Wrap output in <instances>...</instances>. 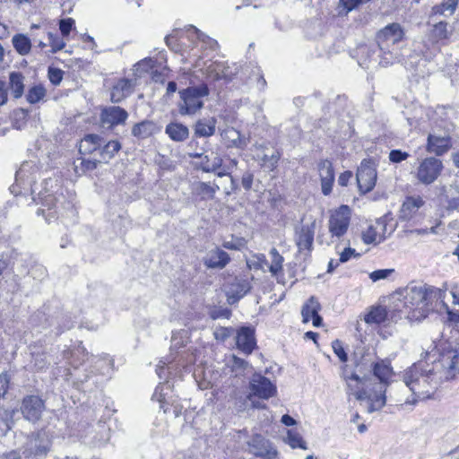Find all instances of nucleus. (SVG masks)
Listing matches in <instances>:
<instances>
[{
	"label": "nucleus",
	"mask_w": 459,
	"mask_h": 459,
	"mask_svg": "<svg viewBox=\"0 0 459 459\" xmlns=\"http://www.w3.org/2000/svg\"><path fill=\"white\" fill-rule=\"evenodd\" d=\"M429 352L418 362L404 370L403 381L413 394L412 401L425 400L431 397L444 381L454 378L459 373V347L444 350L438 359Z\"/></svg>",
	"instance_id": "f257e3e1"
},
{
	"label": "nucleus",
	"mask_w": 459,
	"mask_h": 459,
	"mask_svg": "<svg viewBox=\"0 0 459 459\" xmlns=\"http://www.w3.org/2000/svg\"><path fill=\"white\" fill-rule=\"evenodd\" d=\"M372 389L368 392L366 389L363 391H357L354 395L357 400L360 402V405L368 413L379 411L385 405L386 386L388 379L393 375V369L390 362L381 360L373 364Z\"/></svg>",
	"instance_id": "f03ea898"
},
{
	"label": "nucleus",
	"mask_w": 459,
	"mask_h": 459,
	"mask_svg": "<svg viewBox=\"0 0 459 459\" xmlns=\"http://www.w3.org/2000/svg\"><path fill=\"white\" fill-rule=\"evenodd\" d=\"M52 447V435L49 430L41 429L31 432L22 447L26 459H44Z\"/></svg>",
	"instance_id": "7ed1b4c3"
},
{
	"label": "nucleus",
	"mask_w": 459,
	"mask_h": 459,
	"mask_svg": "<svg viewBox=\"0 0 459 459\" xmlns=\"http://www.w3.org/2000/svg\"><path fill=\"white\" fill-rule=\"evenodd\" d=\"M180 101L178 111L180 115H194L204 107L203 98L209 95L207 85L188 87L179 91Z\"/></svg>",
	"instance_id": "20e7f679"
},
{
	"label": "nucleus",
	"mask_w": 459,
	"mask_h": 459,
	"mask_svg": "<svg viewBox=\"0 0 459 459\" xmlns=\"http://www.w3.org/2000/svg\"><path fill=\"white\" fill-rule=\"evenodd\" d=\"M426 284H409L401 294L403 306L419 312L418 316L426 317Z\"/></svg>",
	"instance_id": "39448f33"
},
{
	"label": "nucleus",
	"mask_w": 459,
	"mask_h": 459,
	"mask_svg": "<svg viewBox=\"0 0 459 459\" xmlns=\"http://www.w3.org/2000/svg\"><path fill=\"white\" fill-rule=\"evenodd\" d=\"M33 201L39 204H41L43 207H46L48 211V214H45L46 210L44 208H39L37 211L38 215L45 216L46 221H49L51 218H54L56 215L60 214L63 215V209H72L73 205L70 202L63 204L60 202L59 198L53 195L52 194H48L47 191L42 193L41 191L38 194V200L33 196Z\"/></svg>",
	"instance_id": "423d86ee"
},
{
	"label": "nucleus",
	"mask_w": 459,
	"mask_h": 459,
	"mask_svg": "<svg viewBox=\"0 0 459 459\" xmlns=\"http://www.w3.org/2000/svg\"><path fill=\"white\" fill-rule=\"evenodd\" d=\"M250 393L245 396V401L253 399L257 396L260 399L268 400L274 396L277 388L269 378L260 374H255L249 382Z\"/></svg>",
	"instance_id": "0eeeda50"
},
{
	"label": "nucleus",
	"mask_w": 459,
	"mask_h": 459,
	"mask_svg": "<svg viewBox=\"0 0 459 459\" xmlns=\"http://www.w3.org/2000/svg\"><path fill=\"white\" fill-rule=\"evenodd\" d=\"M45 410V402L39 395H26L22 401L21 412L26 420L33 424L41 420Z\"/></svg>",
	"instance_id": "6e6552de"
},
{
	"label": "nucleus",
	"mask_w": 459,
	"mask_h": 459,
	"mask_svg": "<svg viewBox=\"0 0 459 459\" xmlns=\"http://www.w3.org/2000/svg\"><path fill=\"white\" fill-rule=\"evenodd\" d=\"M404 32L402 26L397 22H393L380 30L377 34V46L382 53H385L391 46L400 42L403 38Z\"/></svg>",
	"instance_id": "1a4fd4ad"
},
{
	"label": "nucleus",
	"mask_w": 459,
	"mask_h": 459,
	"mask_svg": "<svg viewBox=\"0 0 459 459\" xmlns=\"http://www.w3.org/2000/svg\"><path fill=\"white\" fill-rule=\"evenodd\" d=\"M442 169L443 164L440 160L433 157L426 158L417 169V178L422 184L430 185L438 178Z\"/></svg>",
	"instance_id": "9d476101"
},
{
	"label": "nucleus",
	"mask_w": 459,
	"mask_h": 459,
	"mask_svg": "<svg viewBox=\"0 0 459 459\" xmlns=\"http://www.w3.org/2000/svg\"><path fill=\"white\" fill-rule=\"evenodd\" d=\"M356 179L358 186L362 193L370 192L377 181V170L369 160H363L358 168Z\"/></svg>",
	"instance_id": "9b49d317"
},
{
	"label": "nucleus",
	"mask_w": 459,
	"mask_h": 459,
	"mask_svg": "<svg viewBox=\"0 0 459 459\" xmlns=\"http://www.w3.org/2000/svg\"><path fill=\"white\" fill-rule=\"evenodd\" d=\"M351 221V210L348 205H341L331 215L329 220V231L332 236L341 238L348 230Z\"/></svg>",
	"instance_id": "f8f14e48"
},
{
	"label": "nucleus",
	"mask_w": 459,
	"mask_h": 459,
	"mask_svg": "<svg viewBox=\"0 0 459 459\" xmlns=\"http://www.w3.org/2000/svg\"><path fill=\"white\" fill-rule=\"evenodd\" d=\"M128 117V112L119 106L105 107L100 115L101 126L108 129L125 125Z\"/></svg>",
	"instance_id": "ddd939ff"
},
{
	"label": "nucleus",
	"mask_w": 459,
	"mask_h": 459,
	"mask_svg": "<svg viewBox=\"0 0 459 459\" xmlns=\"http://www.w3.org/2000/svg\"><path fill=\"white\" fill-rule=\"evenodd\" d=\"M316 222L295 227L294 241L299 253L307 251L310 253L313 249Z\"/></svg>",
	"instance_id": "4468645a"
},
{
	"label": "nucleus",
	"mask_w": 459,
	"mask_h": 459,
	"mask_svg": "<svg viewBox=\"0 0 459 459\" xmlns=\"http://www.w3.org/2000/svg\"><path fill=\"white\" fill-rule=\"evenodd\" d=\"M247 444L250 453L255 456L264 459H273L278 455L272 443L259 434L254 435Z\"/></svg>",
	"instance_id": "2eb2a0df"
},
{
	"label": "nucleus",
	"mask_w": 459,
	"mask_h": 459,
	"mask_svg": "<svg viewBox=\"0 0 459 459\" xmlns=\"http://www.w3.org/2000/svg\"><path fill=\"white\" fill-rule=\"evenodd\" d=\"M32 169V165L30 162H24L21 168L16 171L15 174V182L16 186H12L10 187L11 192L15 195H18L16 191V187L22 186L23 189H27L29 186L31 190V195L35 194V189L32 187V183H35V176L33 173H30V169Z\"/></svg>",
	"instance_id": "dca6fc26"
},
{
	"label": "nucleus",
	"mask_w": 459,
	"mask_h": 459,
	"mask_svg": "<svg viewBox=\"0 0 459 459\" xmlns=\"http://www.w3.org/2000/svg\"><path fill=\"white\" fill-rule=\"evenodd\" d=\"M237 348L246 355H249L256 346L255 330L249 326H242L236 336Z\"/></svg>",
	"instance_id": "f3484780"
},
{
	"label": "nucleus",
	"mask_w": 459,
	"mask_h": 459,
	"mask_svg": "<svg viewBox=\"0 0 459 459\" xmlns=\"http://www.w3.org/2000/svg\"><path fill=\"white\" fill-rule=\"evenodd\" d=\"M230 261L229 254L219 247L207 251L203 258L204 264L209 269H223Z\"/></svg>",
	"instance_id": "a211bd4d"
},
{
	"label": "nucleus",
	"mask_w": 459,
	"mask_h": 459,
	"mask_svg": "<svg viewBox=\"0 0 459 459\" xmlns=\"http://www.w3.org/2000/svg\"><path fill=\"white\" fill-rule=\"evenodd\" d=\"M318 171L321 180L322 193L325 195H330L334 181V170L329 160H321L318 163Z\"/></svg>",
	"instance_id": "6ab92c4d"
},
{
	"label": "nucleus",
	"mask_w": 459,
	"mask_h": 459,
	"mask_svg": "<svg viewBox=\"0 0 459 459\" xmlns=\"http://www.w3.org/2000/svg\"><path fill=\"white\" fill-rule=\"evenodd\" d=\"M386 224L383 220H377L375 224L370 225L362 233V239L365 244H379L385 239Z\"/></svg>",
	"instance_id": "aec40b11"
},
{
	"label": "nucleus",
	"mask_w": 459,
	"mask_h": 459,
	"mask_svg": "<svg viewBox=\"0 0 459 459\" xmlns=\"http://www.w3.org/2000/svg\"><path fill=\"white\" fill-rule=\"evenodd\" d=\"M134 83L132 80L119 79L112 87L110 100L113 103H119L129 97L134 91Z\"/></svg>",
	"instance_id": "412c9836"
},
{
	"label": "nucleus",
	"mask_w": 459,
	"mask_h": 459,
	"mask_svg": "<svg viewBox=\"0 0 459 459\" xmlns=\"http://www.w3.org/2000/svg\"><path fill=\"white\" fill-rule=\"evenodd\" d=\"M160 132V126L152 120H143L133 126L131 134L139 140L147 139Z\"/></svg>",
	"instance_id": "4be33fe9"
},
{
	"label": "nucleus",
	"mask_w": 459,
	"mask_h": 459,
	"mask_svg": "<svg viewBox=\"0 0 459 459\" xmlns=\"http://www.w3.org/2000/svg\"><path fill=\"white\" fill-rule=\"evenodd\" d=\"M251 290L250 282L247 279L236 278L227 290L230 304H234L242 299Z\"/></svg>",
	"instance_id": "5701e85b"
},
{
	"label": "nucleus",
	"mask_w": 459,
	"mask_h": 459,
	"mask_svg": "<svg viewBox=\"0 0 459 459\" xmlns=\"http://www.w3.org/2000/svg\"><path fill=\"white\" fill-rule=\"evenodd\" d=\"M104 143V138L100 134H88L82 139L79 146V152L83 155H91L98 153L101 145Z\"/></svg>",
	"instance_id": "b1692460"
},
{
	"label": "nucleus",
	"mask_w": 459,
	"mask_h": 459,
	"mask_svg": "<svg viewBox=\"0 0 459 459\" xmlns=\"http://www.w3.org/2000/svg\"><path fill=\"white\" fill-rule=\"evenodd\" d=\"M451 146V139L449 136H437L429 134L428 136V151L436 155H443Z\"/></svg>",
	"instance_id": "393cba45"
},
{
	"label": "nucleus",
	"mask_w": 459,
	"mask_h": 459,
	"mask_svg": "<svg viewBox=\"0 0 459 459\" xmlns=\"http://www.w3.org/2000/svg\"><path fill=\"white\" fill-rule=\"evenodd\" d=\"M423 204L424 201L420 196L407 197L402 205L400 218L403 221L411 220Z\"/></svg>",
	"instance_id": "a878e982"
},
{
	"label": "nucleus",
	"mask_w": 459,
	"mask_h": 459,
	"mask_svg": "<svg viewBox=\"0 0 459 459\" xmlns=\"http://www.w3.org/2000/svg\"><path fill=\"white\" fill-rule=\"evenodd\" d=\"M216 124L214 117L199 119L194 126V134L197 137H210L215 134Z\"/></svg>",
	"instance_id": "bb28decb"
},
{
	"label": "nucleus",
	"mask_w": 459,
	"mask_h": 459,
	"mask_svg": "<svg viewBox=\"0 0 459 459\" xmlns=\"http://www.w3.org/2000/svg\"><path fill=\"white\" fill-rule=\"evenodd\" d=\"M222 158L217 152L211 151L204 154L197 169L204 172H214L222 166Z\"/></svg>",
	"instance_id": "cd10ccee"
},
{
	"label": "nucleus",
	"mask_w": 459,
	"mask_h": 459,
	"mask_svg": "<svg viewBox=\"0 0 459 459\" xmlns=\"http://www.w3.org/2000/svg\"><path fill=\"white\" fill-rule=\"evenodd\" d=\"M121 148L122 144L117 140H110L108 142L104 140V143L101 145L98 154L100 161L103 163L109 162V160L117 155Z\"/></svg>",
	"instance_id": "c85d7f7f"
},
{
	"label": "nucleus",
	"mask_w": 459,
	"mask_h": 459,
	"mask_svg": "<svg viewBox=\"0 0 459 459\" xmlns=\"http://www.w3.org/2000/svg\"><path fill=\"white\" fill-rule=\"evenodd\" d=\"M165 133L174 142H184L189 136V129L186 126L178 123L171 122L166 126Z\"/></svg>",
	"instance_id": "c756f323"
},
{
	"label": "nucleus",
	"mask_w": 459,
	"mask_h": 459,
	"mask_svg": "<svg viewBox=\"0 0 459 459\" xmlns=\"http://www.w3.org/2000/svg\"><path fill=\"white\" fill-rule=\"evenodd\" d=\"M446 284H444L442 288H436L431 285L426 284V310L427 313L432 309L431 306L433 302H444L446 292Z\"/></svg>",
	"instance_id": "7c9ffc66"
},
{
	"label": "nucleus",
	"mask_w": 459,
	"mask_h": 459,
	"mask_svg": "<svg viewBox=\"0 0 459 459\" xmlns=\"http://www.w3.org/2000/svg\"><path fill=\"white\" fill-rule=\"evenodd\" d=\"M444 196L448 210L459 209V183H455L444 188Z\"/></svg>",
	"instance_id": "2f4dec72"
},
{
	"label": "nucleus",
	"mask_w": 459,
	"mask_h": 459,
	"mask_svg": "<svg viewBox=\"0 0 459 459\" xmlns=\"http://www.w3.org/2000/svg\"><path fill=\"white\" fill-rule=\"evenodd\" d=\"M24 77L19 72H13L9 75V88L14 99H19L24 92Z\"/></svg>",
	"instance_id": "473e14b6"
},
{
	"label": "nucleus",
	"mask_w": 459,
	"mask_h": 459,
	"mask_svg": "<svg viewBox=\"0 0 459 459\" xmlns=\"http://www.w3.org/2000/svg\"><path fill=\"white\" fill-rule=\"evenodd\" d=\"M12 42L15 50L22 56H26L31 48L30 39L24 34H16L13 37Z\"/></svg>",
	"instance_id": "72a5a7b5"
},
{
	"label": "nucleus",
	"mask_w": 459,
	"mask_h": 459,
	"mask_svg": "<svg viewBox=\"0 0 459 459\" xmlns=\"http://www.w3.org/2000/svg\"><path fill=\"white\" fill-rule=\"evenodd\" d=\"M321 306L317 299L315 297H310L303 305L301 309L303 322H308L314 315H316V313L319 312Z\"/></svg>",
	"instance_id": "f704fd0d"
},
{
	"label": "nucleus",
	"mask_w": 459,
	"mask_h": 459,
	"mask_svg": "<svg viewBox=\"0 0 459 459\" xmlns=\"http://www.w3.org/2000/svg\"><path fill=\"white\" fill-rule=\"evenodd\" d=\"M387 313L385 307H373L364 317L367 324H381L386 320Z\"/></svg>",
	"instance_id": "c9c22d12"
},
{
	"label": "nucleus",
	"mask_w": 459,
	"mask_h": 459,
	"mask_svg": "<svg viewBox=\"0 0 459 459\" xmlns=\"http://www.w3.org/2000/svg\"><path fill=\"white\" fill-rule=\"evenodd\" d=\"M219 189L220 187L217 184L212 185L209 182H199L196 186L195 191L203 199H213Z\"/></svg>",
	"instance_id": "e433bc0d"
},
{
	"label": "nucleus",
	"mask_w": 459,
	"mask_h": 459,
	"mask_svg": "<svg viewBox=\"0 0 459 459\" xmlns=\"http://www.w3.org/2000/svg\"><path fill=\"white\" fill-rule=\"evenodd\" d=\"M451 34L452 30H448V23L446 22L436 23L431 30V37L436 41L446 39Z\"/></svg>",
	"instance_id": "4c0bfd02"
},
{
	"label": "nucleus",
	"mask_w": 459,
	"mask_h": 459,
	"mask_svg": "<svg viewBox=\"0 0 459 459\" xmlns=\"http://www.w3.org/2000/svg\"><path fill=\"white\" fill-rule=\"evenodd\" d=\"M286 444H288L291 448H300L303 450L307 449V444L302 438L301 435L297 431L292 429L287 430V436L284 438Z\"/></svg>",
	"instance_id": "58836bf2"
},
{
	"label": "nucleus",
	"mask_w": 459,
	"mask_h": 459,
	"mask_svg": "<svg viewBox=\"0 0 459 459\" xmlns=\"http://www.w3.org/2000/svg\"><path fill=\"white\" fill-rule=\"evenodd\" d=\"M47 94L45 87L41 84L30 87L26 94V100L30 104H36L42 100Z\"/></svg>",
	"instance_id": "ea45409f"
},
{
	"label": "nucleus",
	"mask_w": 459,
	"mask_h": 459,
	"mask_svg": "<svg viewBox=\"0 0 459 459\" xmlns=\"http://www.w3.org/2000/svg\"><path fill=\"white\" fill-rule=\"evenodd\" d=\"M229 367L230 368L231 372L235 374V376H239L244 374L247 368H249V363L244 359L238 358L236 355H232L229 361Z\"/></svg>",
	"instance_id": "a19ab883"
},
{
	"label": "nucleus",
	"mask_w": 459,
	"mask_h": 459,
	"mask_svg": "<svg viewBox=\"0 0 459 459\" xmlns=\"http://www.w3.org/2000/svg\"><path fill=\"white\" fill-rule=\"evenodd\" d=\"M225 137L230 141L231 145L234 147L244 149L247 146L246 139L242 138L240 132L233 127L225 131Z\"/></svg>",
	"instance_id": "79ce46f5"
},
{
	"label": "nucleus",
	"mask_w": 459,
	"mask_h": 459,
	"mask_svg": "<svg viewBox=\"0 0 459 459\" xmlns=\"http://www.w3.org/2000/svg\"><path fill=\"white\" fill-rule=\"evenodd\" d=\"M270 255L272 258V264L269 267V271L273 275H277L282 270L284 258L279 254L275 247H273L270 250Z\"/></svg>",
	"instance_id": "37998d69"
},
{
	"label": "nucleus",
	"mask_w": 459,
	"mask_h": 459,
	"mask_svg": "<svg viewBox=\"0 0 459 459\" xmlns=\"http://www.w3.org/2000/svg\"><path fill=\"white\" fill-rule=\"evenodd\" d=\"M188 342L187 331L181 330L179 332L174 333L171 337V346L170 349H180L185 347Z\"/></svg>",
	"instance_id": "c03bdc74"
},
{
	"label": "nucleus",
	"mask_w": 459,
	"mask_h": 459,
	"mask_svg": "<svg viewBox=\"0 0 459 459\" xmlns=\"http://www.w3.org/2000/svg\"><path fill=\"white\" fill-rule=\"evenodd\" d=\"M281 155V152L276 150L271 155L264 153L261 160L264 163V166L270 171H273L277 167Z\"/></svg>",
	"instance_id": "a18cd8bd"
},
{
	"label": "nucleus",
	"mask_w": 459,
	"mask_h": 459,
	"mask_svg": "<svg viewBox=\"0 0 459 459\" xmlns=\"http://www.w3.org/2000/svg\"><path fill=\"white\" fill-rule=\"evenodd\" d=\"M48 39H49V45L51 47L50 53L55 54L65 47V42L63 39L59 38L56 34H54L52 32L48 33Z\"/></svg>",
	"instance_id": "49530a36"
},
{
	"label": "nucleus",
	"mask_w": 459,
	"mask_h": 459,
	"mask_svg": "<svg viewBox=\"0 0 459 459\" xmlns=\"http://www.w3.org/2000/svg\"><path fill=\"white\" fill-rule=\"evenodd\" d=\"M246 245L243 238L231 237L230 240H224L222 247L229 250H241Z\"/></svg>",
	"instance_id": "de8ad7c7"
},
{
	"label": "nucleus",
	"mask_w": 459,
	"mask_h": 459,
	"mask_svg": "<svg viewBox=\"0 0 459 459\" xmlns=\"http://www.w3.org/2000/svg\"><path fill=\"white\" fill-rule=\"evenodd\" d=\"M368 1L369 0H339V7H342L345 13H348Z\"/></svg>",
	"instance_id": "09e8293b"
},
{
	"label": "nucleus",
	"mask_w": 459,
	"mask_h": 459,
	"mask_svg": "<svg viewBox=\"0 0 459 459\" xmlns=\"http://www.w3.org/2000/svg\"><path fill=\"white\" fill-rule=\"evenodd\" d=\"M449 3L446 0H443V2L439 4H437L432 7V13L434 14H439V15H446V13L448 12V15L454 14L455 12V8H452L450 5H448Z\"/></svg>",
	"instance_id": "8fccbe9b"
},
{
	"label": "nucleus",
	"mask_w": 459,
	"mask_h": 459,
	"mask_svg": "<svg viewBox=\"0 0 459 459\" xmlns=\"http://www.w3.org/2000/svg\"><path fill=\"white\" fill-rule=\"evenodd\" d=\"M195 32L196 33V37L199 40L203 41L207 48H210L211 49L214 50L218 48V42L210 38L209 36L205 35L199 30H197L195 27H192Z\"/></svg>",
	"instance_id": "3c124183"
},
{
	"label": "nucleus",
	"mask_w": 459,
	"mask_h": 459,
	"mask_svg": "<svg viewBox=\"0 0 459 459\" xmlns=\"http://www.w3.org/2000/svg\"><path fill=\"white\" fill-rule=\"evenodd\" d=\"M75 22L72 18L61 19L59 21V30L64 37H67L74 29Z\"/></svg>",
	"instance_id": "603ef678"
},
{
	"label": "nucleus",
	"mask_w": 459,
	"mask_h": 459,
	"mask_svg": "<svg viewBox=\"0 0 459 459\" xmlns=\"http://www.w3.org/2000/svg\"><path fill=\"white\" fill-rule=\"evenodd\" d=\"M332 348L333 350V352L336 354V356L339 358V359L342 362H346L348 360V355H347L346 351H344V348H343L341 341H339V340L333 341Z\"/></svg>",
	"instance_id": "864d4df0"
},
{
	"label": "nucleus",
	"mask_w": 459,
	"mask_h": 459,
	"mask_svg": "<svg viewBox=\"0 0 459 459\" xmlns=\"http://www.w3.org/2000/svg\"><path fill=\"white\" fill-rule=\"evenodd\" d=\"M349 379L354 380L361 385V390H367L368 392H370L369 390L372 389V379L370 377H360L358 374L352 373L351 376L349 377Z\"/></svg>",
	"instance_id": "5fc2aeb1"
},
{
	"label": "nucleus",
	"mask_w": 459,
	"mask_h": 459,
	"mask_svg": "<svg viewBox=\"0 0 459 459\" xmlns=\"http://www.w3.org/2000/svg\"><path fill=\"white\" fill-rule=\"evenodd\" d=\"M63 71L58 68L49 67L48 71V76L49 81L54 85H58L63 79Z\"/></svg>",
	"instance_id": "6e6d98bb"
},
{
	"label": "nucleus",
	"mask_w": 459,
	"mask_h": 459,
	"mask_svg": "<svg viewBox=\"0 0 459 459\" xmlns=\"http://www.w3.org/2000/svg\"><path fill=\"white\" fill-rule=\"evenodd\" d=\"M409 156L410 154L408 152L394 149L389 152V160L392 163H400L405 160Z\"/></svg>",
	"instance_id": "4d7b16f0"
},
{
	"label": "nucleus",
	"mask_w": 459,
	"mask_h": 459,
	"mask_svg": "<svg viewBox=\"0 0 459 459\" xmlns=\"http://www.w3.org/2000/svg\"><path fill=\"white\" fill-rule=\"evenodd\" d=\"M394 272V269H379V270H376V271H373L369 274V278L373 281H377L388 278Z\"/></svg>",
	"instance_id": "13d9d810"
},
{
	"label": "nucleus",
	"mask_w": 459,
	"mask_h": 459,
	"mask_svg": "<svg viewBox=\"0 0 459 459\" xmlns=\"http://www.w3.org/2000/svg\"><path fill=\"white\" fill-rule=\"evenodd\" d=\"M233 333V329L229 327H220L215 330L214 337L219 341H225Z\"/></svg>",
	"instance_id": "bf43d9fd"
},
{
	"label": "nucleus",
	"mask_w": 459,
	"mask_h": 459,
	"mask_svg": "<svg viewBox=\"0 0 459 459\" xmlns=\"http://www.w3.org/2000/svg\"><path fill=\"white\" fill-rule=\"evenodd\" d=\"M99 163H101V161H100V159L93 160H82L81 161L80 169L82 173H84L85 171H88V170H93V169H97Z\"/></svg>",
	"instance_id": "052dcab7"
},
{
	"label": "nucleus",
	"mask_w": 459,
	"mask_h": 459,
	"mask_svg": "<svg viewBox=\"0 0 459 459\" xmlns=\"http://www.w3.org/2000/svg\"><path fill=\"white\" fill-rule=\"evenodd\" d=\"M254 181V174L250 171H247L243 174L241 178V184L245 190L248 191L251 189Z\"/></svg>",
	"instance_id": "680f3d73"
},
{
	"label": "nucleus",
	"mask_w": 459,
	"mask_h": 459,
	"mask_svg": "<svg viewBox=\"0 0 459 459\" xmlns=\"http://www.w3.org/2000/svg\"><path fill=\"white\" fill-rule=\"evenodd\" d=\"M10 379L6 374H0V399L4 398L9 388Z\"/></svg>",
	"instance_id": "e2e57ef3"
},
{
	"label": "nucleus",
	"mask_w": 459,
	"mask_h": 459,
	"mask_svg": "<svg viewBox=\"0 0 459 459\" xmlns=\"http://www.w3.org/2000/svg\"><path fill=\"white\" fill-rule=\"evenodd\" d=\"M385 56H383L380 60V65H388L390 64H393L394 61L396 59V56L393 54L392 50L386 49L385 53H383Z\"/></svg>",
	"instance_id": "0e129e2a"
},
{
	"label": "nucleus",
	"mask_w": 459,
	"mask_h": 459,
	"mask_svg": "<svg viewBox=\"0 0 459 459\" xmlns=\"http://www.w3.org/2000/svg\"><path fill=\"white\" fill-rule=\"evenodd\" d=\"M352 255H356L355 249L351 247H347L341 253L339 262L346 263L351 259Z\"/></svg>",
	"instance_id": "69168bd1"
},
{
	"label": "nucleus",
	"mask_w": 459,
	"mask_h": 459,
	"mask_svg": "<svg viewBox=\"0 0 459 459\" xmlns=\"http://www.w3.org/2000/svg\"><path fill=\"white\" fill-rule=\"evenodd\" d=\"M351 178H352L351 171H349V170L344 171V172L341 173V175L339 176L338 184L342 186H346Z\"/></svg>",
	"instance_id": "338daca9"
},
{
	"label": "nucleus",
	"mask_w": 459,
	"mask_h": 459,
	"mask_svg": "<svg viewBox=\"0 0 459 459\" xmlns=\"http://www.w3.org/2000/svg\"><path fill=\"white\" fill-rule=\"evenodd\" d=\"M237 410L243 411L250 407V400L245 401V396H240L236 402Z\"/></svg>",
	"instance_id": "774afa93"
}]
</instances>
